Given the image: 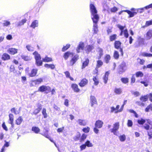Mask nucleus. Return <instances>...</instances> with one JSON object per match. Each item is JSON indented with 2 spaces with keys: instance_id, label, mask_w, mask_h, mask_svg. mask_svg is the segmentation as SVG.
I'll return each mask as SVG.
<instances>
[{
  "instance_id": "17",
  "label": "nucleus",
  "mask_w": 152,
  "mask_h": 152,
  "mask_svg": "<svg viewBox=\"0 0 152 152\" xmlns=\"http://www.w3.org/2000/svg\"><path fill=\"white\" fill-rule=\"evenodd\" d=\"M1 58L3 60L5 61L10 60L11 59V57L9 54L7 53H4L2 54Z\"/></svg>"
},
{
  "instance_id": "40",
  "label": "nucleus",
  "mask_w": 152,
  "mask_h": 152,
  "mask_svg": "<svg viewBox=\"0 0 152 152\" xmlns=\"http://www.w3.org/2000/svg\"><path fill=\"white\" fill-rule=\"evenodd\" d=\"M9 121L10 122L9 123L10 124H13V122L14 121V116L13 114L10 113L9 115Z\"/></svg>"
},
{
  "instance_id": "2",
  "label": "nucleus",
  "mask_w": 152,
  "mask_h": 152,
  "mask_svg": "<svg viewBox=\"0 0 152 152\" xmlns=\"http://www.w3.org/2000/svg\"><path fill=\"white\" fill-rule=\"evenodd\" d=\"M33 54L34 55L35 63L38 66H42V61L41 60V58L40 55L37 51L34 52Z\"/></svg>"
},
{
  "instance_id": "25",
  "label": "nucleus",
  "mask_w": 152,
  "mask_h": 152,
  "mask_svg": "<svg viewBox=\"0 0 152 152\" xmlns=\"http://www.w3.org/2000/svg\"><path fill=\"white\" fill-rule=\"evenodd\" d=\"M21 57L22 59L26 61H29L32 59V57L28 56L22 55Z\"/></svg>"
},
{
  "instance_id": "41",
  "label": "nucleus",
  "mask_w": 152,
  "mask_h": 152,
  "mask_svg": "<svg viewBox=\"0 0 152 152\" xmlns=\"http://www.w3.org/2000/svg\"><path fill=\"white\" fill-rule=\"evenodd\" d=\"M121 82L124 84H127L129 82V79L127 77H122L121 79Z\"/></svg>"
},
{
  "instance_id": "60",
  "label": "nucleus",
  "mask_w": 152,
  "mask_h": 152,
  "mask_svg": "<svg viewBox=\"0 0 152 152\" xmlns=\"http://www.w3.org/2000/svg\"><path fill=\"white\" fill-rule=\"evenodd\" d=\"M90 128L89 127H85L83 129L82 131L85 133H88L89 132Z\"/></svg>"
},
{
  "instance_id": "63",
  "label": "nucleus",
  "mask_w": 152,
  "mask_h": 152,
  "mask_svg": "<svg viewBox=\"0 0 152 152\" xmlns=\"http://www.w3.org/2000/svg\"><path fill=\"white\" fill-rule=\"evenodd\" d=\"M135 80L136 79L135 77L133 76H132L131 78L130 82L131 84H132L134 83L135 82Z\"/></svg>"
},
{
  "instance_id": "36",
  "label": "nucleus",
  "mask_w": 152,
  "mask_h": 152,
  "mask_svg": "<svg viewBox=\"0 0 152 152\" xmlns=\"http://www.w3.org/2000/svg\"><path fill=\"white\" fill-rule=\"evenodd\" d=\"M38 26V22L37 20H35L32 23L30 26V27L34 28L36 27H37Z\"/></svg>"
},
{
  "instance_id": "30",
  "label": "nucleus",
  "mask_w": 152,
  "mask_h": 152,
  "mask_svg": "<svg viewBox=\"0 0 152 152\" xmlns=\"http://www.w3.org/2000/svg\"><path fill=\"white\" fill-rule=\"evenodd\" d=\"M53 61L52 58L48 57L47 56L45 57L44 58H42V61L45 62H51Z\"/></svg>"
},
{
  "instance_id": "16",
  "label": "nucleus",
  "mask_w": 152,
  "mask_h": 152,
  "mask_svg": "<svg viewBox=\"0 0 152 152\" xmlns=\"http://www.w3.org/2000/svg\"><path fill=\"white\" fill-rule=\"evenodd\" d=\"M48 130L45 129V132L41 134L45 137L48 139L50 141L54 143L55 145H56L55 142H54L49 137L48 134Z\"/></svg>"
},
{
  "instance_id": "1",
  "label": "nucleus",
  "mask_w": 152,
  "mask_h": 152,
  "mask_svg": "<svg viewBox=\"0 0 152 152\" xmlns=\"http://www.w3.org/2000/svg\"><path fill=\"white\" fill-rule=\"evenodd\" d=\"M89 8L91 18L94 23L93 30L95 34H97L98 31L97 23L99 20V16L96 8L94 4L91 3L90 4Z\"/></svg>"
},
{
  "instance_id": "5",
  "label": "nucleus",
  "mask_w": 152,
  "mask_h": 152,
  "mask_svg": "<svg viewBox=\"0 0 152 152\" xmlns=\"http://www.w3.org/2000/svg\"><path fill=\"white\" fill-rule=\"evenodd\" d=\"M121 42L119 40L115 41L114 42V47L117 49H119L121 53V55L122 56H124V52L123 48H121Z\"/></svg>"
},
{
  "instance_id": "57",
  "label": "nucleus",
  "mask_w": 152,
  "mask_h": 152,
  "mask_svg": "<svg viewBox=\"0 0 152 152\" xmlns=\"http://www.w3.org/2000/svg\"><path fill=\"white\" fill-rule=\"evenodd\" d=\"M123 34L125 37L126 38H127L128 37L129 34L128 33V30L127 29H126L124 30Z\"/></svg>"
},
{
  "instance_id": "29",
  "label": "nucleus",
  "mask_w": 152,
  "mask_h": 152,
  "mask_svg": "<svg viewBox=\"0 0 152 152\" xmlns=\"http://www.w3.org/2000/svg\"><path fill=\"white\" fill-rule=\"evenodd\" d=\"M119 52L117 50H114L113 54L114 58L115 59H118L119 58Z\"/></svg>"
},
{
  "instance_id": "7",
  "label": "nucleus",
  "mask_w": 152,
  "mask_h": 152,
  "mask_svg": "<svg viewBox=\"0 0 152 152\" xmlns=\"http://www.w3.org/2000/svg\"><path fill=\"white\" fill-rule=\"evenodd\" d=\"M119 122H117L113 124V128L110 130L111 133L115 135H117V131L119 128Z\"/></svg>"
},
{
  "instance_id": "23",
  "label": "nucleus",
  "mask_w": 152,
  "mask_h": 152,
  "mask_svg": "<svg viewBox=\"0 0 152 152\" xmlns=\"http://www.w3.org/2000/svg\"><path fill=\"white\" fill-rule=\"evenodd\" d=\"M152 37V30H149L146 34L145 38L147 40H149Z\"/></svg>"
},
{
  "instance_id": "26",
  "label": "nucleus",
  "mask_w": 152,
  "mask_h": 152,
  "mask_svg": "<svg viewBox=\"0 0 152 152\" xmlns=\"http://www.w3.org/2000/svg\"><path fill=\"white\" fill-rule=\"evenodd\" d=\"M23 118L21 116H19L16 120L15 123L18 125H19L21 124L23 121Z\"/></svg>"
},
{
  "instance_id": "20",
  "label": "nucleus",
  "mask_w": 152,
  "mask_h": 152,
  "mask_svg": "<svg viewBox=\"0 0 152 152\" xmlns=\"http://www.w3.org/2000/svg\"><path fill=\"white\" fill-rule=\"evenodd\" d=\"M90 103L92 107H93L94 104H97L96 99L94 96H90Z\"/></svg>"
},
{
  "instance_id": "47",
  "label": "nucleus",
  "mask_w": 152,
  "mask_h": 152,
  "mask_svg": "<svg viewBox=\"0 0 152 152\" xmlns=\"http://www.w3.org/2000/svg\"><path fill=\"white\" fill-rule=\"evenodd\" d=\"M135 75L136 77H142L143 76V74L141 71H138L135 73Z\"/></svg>"
},
{
  "instance_id": "56",
  "label": "nucleus",
  "mask_w": 152,
  "mask_h": 152,
  "mask_svg": "<svg viewBox=\"0 0 152 152\" xmlns=\"http://www.w3.org/2000/svg\"><path fill=\"white\" fill-rule=\"evenodd\" d=\"M85 144H86V146L88 147H92L93 146V145L90 142V141L89 140H87L85 143Z\"/></svg>"
},
{
  "instance_id": "12",
  "label": "nucleus",
  "mask_w": 152,
  "mask_h": 152,
  "mask_svg": "<svg viewBox=\"0 0 152 152\" xmlns=\"http://www.w3.org/2000/svg\"><path fill=\"white\" fill-rule=\"evenodd\" d=\"M88 79L86 78H83L81 80L78 84L80 87H83L87 85L88 84Z\"/></svg>"
},
{
  "instance_id": "42",
  "label": "nucleus",
  "mask_w": 152,
  "mask_h": 152,
  "mask_svg": "<svg viewBox=\"0 0 152 152\" xmlns=\"http://www.w3.org/2000/svg\"><path fill=\"white\" fill-rule=\"evenodd\" d=\"M78 122L80 125L85 126L86 125V122L83 120L79 119L78 120Z\"/></svg>"
},
{
  "instance_id": "18",
  "label": "nucleus",
  "mask_w": 152,
  "mask_h": 152,
  "mask_svg": "<svg viewBox=\"0 0 152 152\" xmlns=\"http://www.w3.org/2000/svg\"><path fill=\"white\" fill-rule=\"evenodd\" d=\"M84 43L83 42H80L77 48L76 49L78 53H79L80 52V50H84Z\"/></svg>"
},
{
  "instance_id": "58",
  "label": "nucleus",
  "mask_w": 152,
  "mask_h": 152,
  "mask_svg": "<svg viewBox=\"0 0 152 152\" xmlns=\"http://www.w3.org/2000/svg\"><path fill=\"white\" fill-rule=\"evenodd\" d=\"M110 10L111 12H115L118 11V9L116 7L114 6L110 8Z\"/></svg>"
},
{
  "instance_id": "33",
  "label": "nucleus",
  "mask_w": 152,
  "mask_h": 152,
  "mask_svg": "<svg viewBox=\"0 0 152 152\" xmlns=\"http://www.w3.org/2000/svg\"><path fill=\"white\" fill-rule=\"evenodd\" d=\"M93 80L94 81V84L95 86L97 85L99 82L98 80V77L97 76H94L93 78Z\"/></svg>"
},
{
  "instance_id": "14",
  "label": "nucleus",
  "mask_w": 152,
  "mask_h": 152,
  "mask_svg": "<svg viewBox=\"0 0 152 152\" xmlns=\"http://www.w3.org/2000/svg\"><path fill=\"white\" fill-rule=\"evenodd\" d=\"M7 52L11 55H14L18 52V49L14 48H9L7 50Z\"/></svg>"
},
{
  "instance_id": "48",
  "label": "nucleus",
  "mask_w": 152,
  "mask_h": 152,
  "mask_svg": "<svg viewBox=\"0 0 152 152\" xmlns=\"http://www.w3.org/2000/svg\"><path fill=\"white\" fill-rule=\"evenodd\" d=\"M145 111L148 112L149 110H152V104H150L145 109Z\"/></svg>"
},
{
  "instance_id": "9",
  "label": "nucleus",
  "mask_w": 152,
  "mask_h": 152,
  "mask_svg": "<svg viewBox=\"0 0 152 152\" xmlns=\"http://www.w3.org/2000/svg\"><path fill=\"white\" fill-rule=\"evenodd\" d=\"M37 108L35 109L34 111L32 113V115H36L40 112L42 109V105L40 104H38L37 105Z\"/></svg>"
},
{
  "instance_id": "24",
  "label": "nucleus",
  "mask_w": 152,
  "mask_h": 152,
  "mask_svg": "<svg viewBox=\"0 0 152 152\" xmlns=\"http://www.w3.org/2000/svg\"><path fill=\"white\" fill-rule=\"evenodd\" d=\"M89 60L88 58H86L85 60L83 62L81 66L82 69L85 68L86 66H87L89 63Z\"/></svg>"
},
{
  "instance_id": "13",
  "label": "nucleus",
  "mask_w": 152,
  "mask_h": 152,
  "mask_svg": "<svg viewBox=\"0 0 152 152\" xmlns=\"http://www.w3.org/2000/svg\"><path fill=\"white\" fill-rule=\"evenodd\" d=\"M71 88L73 91L76 93H78L80 91L78 85L76 83H73L71 85Z\"/></svg>"
},
{
  "instance_id": "21",
  "label": "nucleus",
  "mask_w": 152,
  "mask_h": 152,
  "mask_svg": "<svg viewBox=\"0 0 152 152\" xmlns=\"http://www.w3.org/2000/svg\"><path fill=\"white\" fill-rule=\"evenodd\" d=\"M98 55L97 56L96 58L98 59H99L101 58L102 57V56L103 55V50L102 48H98Z\"/></svg>"
},
{
  "instance_id": "32",
  "label": "nucleus",
  "mask_w": 152,
  "mask_h": 152,
  "mask_svg": "<svg viewBox=\"0 0 152 152\" xmlns=\"http://www.w3.org/2000/svg\"><path fill=\"white\" fill-rule=\"evenodd\" d=\"M137 12L134 11V12H131V11L129 10L128 12H127V13L129 15V18H131L133 17L134 15L137 14Z\"/></svg>"
},
{
  "instance_id": "3",
  "label": "nucleus",
  "mask_w": 152,
  "mask_h": 152,
  "mask_svg": "<svg viewBox=\"0 0 152 152\" xmlns=\"http://www.w3.org/2000/svg\"><path fill=\"white\" fill-rule=\"evenodd\" d=\"M87 135L86 134L84 133L82 135L80 133L78 132L73 138L74 140L75 141H77L78 140L80 142H83L86 139Z\"/></svg>"
},
{
  "instance_id": "35",
  "label": "nucleus",
  "mask_w": 152,
  "mask_h": 152,
  "mask_svg": "<svg viewBox=\"0 0 152 152\" xmlns=\"http://www.w3.org/2000/svg\"><path fill=\"white\" fill-rule=\"evenodd\" d=\"M114 92L116 94H120L122 93V89L120 88H115L114 89Z\"/></svg>"
},
{
  "instance_id": "22",
  "label": "nucleus",
  "mask_w": 152,
  "mask_h": 152,
  "mask_svg": "<svg viewBox=\"0 0 152 152\" xmlns=\"http://www.w3.org/2000/svg\"><path fill=\"white\" fill-rule=\"evenodd\" d=\"M94 49V47L93 45H89L86 46L85 51L87 53H88Z\"/></svg>"
},
{
  "instance_id": "44",
  "label": "nucleus",
  "mask_w": 152,
  "mask_h": 152,
  "mask_svg": "<svg viewBox=\"0 0 152 152\" xmlns=\"http://www.w3.org/2000/svg\"><path fill=\"white\" fill-rule=\"evenodd\" d=\"M146 122L145 119L142 118H141L140 119H138L137 121L138 123L140 125H143Z\"/></svg>"
},
{
  "instance_id": "38",
  "label": "nucleus",
  "mask_w": 152,
  "mask_h": 152,
  "mask_svg": "<svg viewBox=\"0 0 152 152\" xmlns=\"http://www.w3.org/2000/svg\"><path fill=\"white\" fill-rule=\"evenodd\" d=\"M103 61L101 60H98L96 61V67L98 68L101 67L103 65Z\"/></svg>"
},
{
  "instance_id": "31",
  "label": "nucleus",
  "mask_w": 152,
  "mask_h": 152,
  "mask_svg": "<svg viewBox=\"0 0 152 152\" xmlns=\"http://www.w3.org/2000/svg\"><path fill=\"white\" fill-rule=\"evenodd\" d=\"M64 73L66 78H69L71 81H74V78L70 76V73L69 71H66Z\"/></svg>"
},
{
  "instance_id": "46",
  "label": "nucleus",
  "mask_w": 152,
  "mask_h": 152,
  "mask_svg": "<svg viewBox=\"0 0 152 152\" xmlns=\"http://www.w3.org/2000/svg\"><path fill=\"white\" fill-rule=\"evenodd\" d=\"M148 97L146 95L142 96L140 98V100L142 102H146L148 100Z\"/></svg>"
},
{
  "instance_id": "27",
  "label": "nucleus",
  "mask_w": 152,
  "mask_h": 152,
  "mask_svg": "<svg viewBox=\"0 0 152 152\" xmlns=\"http://www.w3.org/2000/svg\"><path fill=\"white\" fill-rule=\"evenodd\" d=\"M117 38V35L116 34H112L109 37V40L110 42H113Z\"/></svg>"
},
{
  "instance_id": "19",
  "label": "nucleus",
  "mask_w": 152,
  "mask_h": 152,
  "mask_svg": "<svg viewBox=\"0 0 152 152\" xmlns=\"http://www.w3.org/2000/svg\"><path fill=\"white\" fill-rule=\"evenodd\" d=\"M110 74V72L108 71L105 72L104 75L103 77V80L104 84H106L107 83V81L108 80L109 75Z\"/></svg>"
},
{
  "instance_id": "15",
  "label": "nucleus",
  "mask_w": 152,
  "mask_h": 152,
  "mask_svg": "<svg viewBox=\"0 0 152 152\" xmlns=\"http://www.w3.org/2000/svg\"><path fill=\"white\" fill-rule=\"evenodd\" d=\"M74 55L73 53L68 51L66 52L64 54L63 56L65 60H67L70 56L71 55L72 56H73Z\"/></svg>"
},
{
  "instance_id": "55",
  "label": "nucleus",
  "mask_w": 152,
  "mask_h": 152,
  "mask_svg": "<svg viewBox=\"0 0 152 152\" xmlns=\"http://www.w3.org/2000/svg\"><path fill=\"white\" fill-rule=\"evenodd\" d=\"M37 85H39L43 81V79L42 78H38L35 79Z\"/></svg>"
},
{
  "instance_id": "62",
  "label": "nucleus",
  "mask_w": 152,
  "mask_h": 152,
  "mask_svg": "<svg viewBox=\"0 0 152 152\" xmlns=\"http://www.w3.org/2000/svg\"><path fill=\"white\" fill-rule=\"evenodd\" d=\"M127 126L129 127H131L133 125V122L132 121L130 120H128L127 123Z\"/></svg>"
},
{
  "instance_id": "59",
  "label": "nucleus",
  "mask_w": 152,
  "mask_h": 152,
  "mask_svg": "<svg viewBox=\"0 0 152 152\" xmlns=\"http://www.w3.org/2000/svg\"><path fill=\"white\" fill-rule=\"evenodd\" d=\"M129 112L130 113H133L134 114V115L135 117L136 118L138 117V115L137 113L133 110L132 109L129 110Z\"/></svg>"
},
{
  "instance_id": "28",
  "label": "nucleus",
  "mask_w": 152,
  "mask_h": 152,
  "mask_svg": "<svg viewBox=\"0 0 152 152\" xmlns=\"http://www.w3.org/2000/svg\"><path fill=\"white\" fill-rule=\"evenodd\" d=\"M32 131L36 134L39 133L40 131V129L39 128L36 126H33L31 128Z\"/></svg>"
},
{
  "instance_id": "43",
  "label": "nucleus",
  "mask_w": 152,
  "mask_h": 152,
  "mask_svg": "<svg viewBox=\"0 0 152 152\" xmlns=\"http://www.w3.org/2000/svg\"><path fill=\"white\" fill-rule=\"evenodd\" d=\"M147 134L148 136V139L150 140L152 138V127L151 128L150 130L147 132Z\"/></svg>"
},
{
  "instance_id": "4",
  "label": "nucleus",
  "mask_w": 152,
  "mask_h": 152,
  "mask_svg": "<svg viewBox=\"0 0 152 152\" xmlns=\"http://www.w3.org/2000/svg\"><path fill=\"white\" fill-rule=\"evenodd\" d=\"M103 124V122L101 120H99L96 121L95 124V127L93 129L94 132L96 134H98L99 132L98 129L101 128Z\"/></svg>"
},
{
  "instance_id": "8",
  "label": "nucleus",
  "mask_w": 152,
  "mask_h": 152,
  "mask_svg": "<svg viewBox=\"0 0 152 152\" xmlns=\"http://www.w3.org/2000/svg\"><path fill=\"white\" fill-rule=\"evenodd\" d=\"M79 58L78 55L76 54L72 57L69 61V65L73 66Z\"/></svg>"
},
{
  "instance_id": "61",
  "label": "nucleus",
  "mask_w": 152,
  "mask_h": 152,
  "mask_svg": "<svg viewBox=\"0 0 152 152\" xmlns=\"http://www.w3.org/2000/svg\"><path fill=\"white\" fill-rule=\"evenodd\" d=\"M10 23L9 21L5 20L4 21V23H3V26H7L10 25Z\"/></svg>"
},
{
  "instance_id": "49",
  "label": "nucleus",
  "mask_w": 152,
  "mask_h": 152,
  "mask_svg": "<svg viewBox=\"0 0 152 152\" xmlns=\"http://www.w3.org/2000/svg\"><path fill=\"white\" fill-rule=\"evenodd\" d=\"M37 85L35 80H32L30 81V86L31 87H33L35 85Z\"/></svg>"
},
{
  "instance_id": "50",
  "label": "nucleus",
  "mask_w": 152,
  "mask_h": 152,
  "mask_svg": "<svg viewBox=\"0 0 152 152\" xmlns=\"http://www.w3.org/2000/svg\"><path fill=\"white\" fill-rule=\"evenodd\" d=\"M11 112L13 113L15 115H18L19 114L20 112L16 111L15 107H13L11 109Z\"/></svg>"
},
{
  "instance_id": "53",
  "label": "nucleus",
  "mask_w": 152,
  "mask_h": 152,
  "mask_svg": "<svg viewBox=\"0 0 152 152\" xmlns=\"http://www.w3.org/2000/svg\"><path fill=\"white\" fill-rule=\"evenodd\" d=\"M46 111V109L44 108L43 109L42 111V114L44 116V118H46L48 116Z\"/></svg>"
},
{
  "instance_id": "10",
  "label": "nucleus",
  "mask_w": 152,
  "mask_h": 152,
  "mask_svg": "<svg viewBox=\"0 0 152 152\" xmlns=\"http://www.w3.org/2000/svg\"><path fill=\"white\" fill-rule=\"evenodd\" d=\"M38 69H32L31 72L28 74V75L29 77H33L37 76Z\"/></svg>"
},
{
  "instance_id": "37",
  "label": "nucleus",
  "mask_w": 152,
  "mask_h": 152,
  "mask_svg": "<svg viewBox=\"0 0 152 152\" xmlns=\"http://www.w3.org/2000/svg\"><path fill=\"white\" fill-rule=\"evenodd\" d=\"M27 20L25 18L22 19L21 21H19L17 24V26H19L24 25L25 23Z\"/></svg>"
},
{
  "instance_id": "64",
  "label": "nucleus",
  "mask_w": 152,
  "mask_h": 152,
  "mask_svg": "<svg viewBox=\"0 0 152 152\" xmlns=\"http://www.w3.org/2000/svg\"><path fill=\"white\" fill-rule=\"evenodd\" d=\"M151 25H152V20L147 21L146 22L145 26H148Z\"/></svg>"
},
{
  "instance_id": "6",
  "label": "nucleus",
  "mask_w": 152,
  "mask_h": 152,
  "mask_svg": "<svg viewBox=\"0 0 152 152\" xmlns=\"http://www.w3.org/2000/svg\"><path fill=\"white\" fill-rule=\"evenodd\" d=\"M50 90L51 88L49 86L42 85L39 88L38 91L42 92H45L46 94H48L50 92Z\"/></svg>"
},
{
  "instance_id": "39",
  "label": "nucleus",
  "mask_w": 152,
  "mask_h": 152,
  "mask_svg": "<svg viewBox=\"0 0 152 152\" xmlns=\"http://www.w3.org/2000/svg\"><path fill=\"white\" fill-rule=\"evenodd\" d=\"M44 66L47 68H50L52 69H53L55 68L54 65L53 64H46L44 65Z\"/></svg>"
},
{
  "instance_id": "51",
  "label": "nucleus",
  "mask_w": 152,
  "mask_h": 152,
  "mask_svg": "<svg viewBox=\"0 0 152 152\" xmlns=\"http://www.w3.org/2000/svg\"><path fill=\"white\" fill-rule=\"evenodd\" d=\"M141 55L143 57H152V54L144 52L142 53Z\"/></svg>"
},
{
  "instance_id": "52",
  "label": "nucleus",
  "mask_w": 152,
  "mask_h": 152,
  "mask_svg": "<svg viewBox=\"0 0 152 152\" xmlns=\"http://www.w3.org/2000/svg\"><path fill=\"white\" fill-rule=\"evenodd\" d=\"M119 139L120 140L121 142L124 141L126 139V136L124 134H123L120 136L119 137Z\"/></svg>"
},
{
  "instance_id": "34",
  "label": "nucleus",
  "mask_w": 152,
  "mask_h": 152,
  "mask_svg": "<svg viewBox=\"0 0 152 152\" xmlns=\"http://www.w3.org/2000/svg\"><path fill=\"white\" fill-rule=\"evenodd\" d=\"M111 57L110 55L106 54L104 57V61L106 64H108L110 59Z\"/></svg>"
},
{
  "instance_id": "45",
  "label": "nucleus",
  "mask_w": 152,
  "mask_h": 152,
  "mask_svg": "<svg viewBox=\"0 0 152 152\" xmlns=\"http://www.w3.org/2000/svg\"><path fill=\"white\" fill-rule=\"evenodd\" d=\"M70 47V45L69 44H67L66 46H64L62 49V51L64 52L67 50Z\"/></svg>"
},
{
  "instance_id": "54",
  "label": "nucleus",
  "mask_w": 152,
  "mask_h": 152,
  "mask_svg": "<svg viewBox=\"0 0 152 152\" xmlns=\"http://www.w3.org/2000/svg\"><path fill=\"white\" fill-rule=\"evenodd\" d=\"M27 50L30 52H32L34 51V48L31 45H27L26 47Z\"/></svg>"
},
{
  "instance_id": "11",
  "label": "nucleus",
  "mask_w": 152,
  "mask_h": 152,
  "mask_svg": "<svg viewBox=\"0 0 152 152\" xmlns=\"http://www.w3.org/2000/svg\"><path fill=\"white\" fill-rule=\"evenodd\" d=\"M126 66V63L124 62H122L119 66V71L118 73L120 74H122L125 71L124 68Z\"/></svg>"
}]
</instances>
